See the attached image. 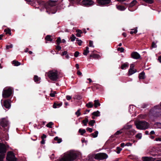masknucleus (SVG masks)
I'll list each match as a JSON object with an SVG mask.
<instances>
[{"label": "nucleus", "instance_id": "393cba45", "mask_svg": "<svg viewBox=\"0 0 161 161\" xmlns=\"http://www.w3.org/2000/svg\"><path fill=\"white\" fill-rule=\"evenodd\" d=\"M12 64L15 66H18L20 64V63L19 62L15 60L13 61Z\"/></svg>", "mask_w": 161, "mask_h": 161}, {"label": "nucleus", "instance_id": "bf43d9fd", "mask_svg": "<svg viewBox=\"0 0 161 161\" xmlns=\"http://www.w3.org/2000/svg\"><path fill=\"white\" fill-rule=\"evenodd\" d=\"M125 146H132V144L130 142H128V143H127L125 144Z\"/></svg>", "mask_w": 161, "mask_h": 161}, {"label": "nucleus", "instance_id": "f257e3e1", "mask_svg": "<svg viewBox=\"0 0 161 161\" xmlns=\"http://www.w3.org/2000/svg\"><path fill=\"white\" fill-rule=\"evenodd\" d=\"M81 156V154L80 153L70 151L65 153L59 161H71Z\"/></svg>", "mask_w": 161, "mask_h": 161}, {"label": "nucleus", "instance_id": "c03bdc74", "mask_svg": "<svg viewBox=\"0 0 161 161\" xmlns=\"http://www.w3.org/2000/svg\"><path fill=\"white\" fill-rule=\"evenodd\" d=\"M155 150V149L154 148H153V149H152L149 153H150V154L152 155L153 156H155L156 155V154H153V153H153V152H154V151Z\"/></svg>", "mask_w": 161, "mask_h": 161}, {"label": "nucleus", "instance_id": "ddd939ff", "mask_svg": "<svg viewBox=\"0 0 161 161\" xmlns=\"http://www.w3.org/2000/svg\"><path fill=\"white\" fill-rule=\"evenodd\" d=\"M143 161H154L155 159L151 157H142Z\"/></svg>", "mask_w": 161, "mask_h": 161}, {"label": "nucleus", "instance_id": "37998d69", "mask_svg": "<svg viewBox=\"0 0 161 161\" xmlns=\"http://www.w3.org/2000/svg\"><path fill=\"white\" fill-rule=\"evenodd\" d=\"M89 46L90 47H94L93 45V42L92 41L90 40L89 42Z\"/></svg>", "mask_w": 161, "mask_h": 161}, {"label": "nucleus", "instance_id": "338daca9", "mask_svg": "<svg viewBox=\"0 0 161 161\" xmlns=\"http://www.w3.org/2000/svg\"><path fill=\"white\" fill-rule=\"evenodd\" d=\"M117 150L119 151V152H120V151H121L122 150V148H120L119 147H117Z\"/></svg>", "mask_w": 161, "mask_h": 161}, {"label": "nucleus", "instance_id": "09e8293b", "mask_svg": "<svg viewBox=\"0 0 161 161\" xmlns=\"http://www.w3.org/2000/svg\"><path fill=\"white\" fill-rule=\"evenodd\" d=\"M61 38L60 37H58L56 40L57 44L59 45L61 42Z\"/></svg>", "mask_w": 161, "mask_h": 161}, {"label": "nucleus", "instance_id": "4d7b16f0", "mask_svg": "<svg viewBox=\"0 0 161 161\" xmlns=\"http://www.w3.org/2000/svg\"><path fill=\"white\" fill-rule=\"evenodd\" d=\"M66 99L68 100H69L71 99V97L69 95L66 96Z\"/></svg>", "mask_w": 161, "mask_h": 161}, {"label": "nucleus", "instance_id": "a18cd8bd", "mask_svg": "<svg viewBox=\"0 0 161 161\" xmlns=\"http://www.w3.org/2000/svg\"><path fill=\"white\" fill-rule=\"evenodd\" d=\"M117 50L119 51L121 53H122L124 51V49L122 47H118L117 48Z\"/></svg>", "mask_w": 161, "mask_h": 161}, {"label": "nucleus", "instance_id": "603ef678", "mask_svg": "<svg viewBox=\"0 0 161 161\" xmlns=\"http://www.w3.org/2000/svg\"><path fill=\"white\" fill-rule=\"evenodd\" d=\"M132 127L131 125H125V126L124 128L125 129H129L131 128Z\"/></svg>", "mask_w": 161, "mask_h": 161}, {"label": "nucleus", "instance_id": "e2e57ef3", "mask_svg": "<svg viewBox=\"0 0 161 161\" xmlns=\"http://www.w3.org/2000/svg\"><path fill=\"white\" fill-rule=\"evenodd\" d=\"M155 140L157 141H159L161 142V138H158L155 139Z\"/></svg>", "mask_w": 161, "mask_h": 161}, {"label": "nucleus", "instance_id": "0eeeda50", "mask_svg": "<svg viewBox=\"0 0 161 161\" xmlns=\"http://www.w3.org/2000/svg\"><path fill=\"white\" fill-rule=\"evenodd\" d=\"M159 108V106H155L154 108L151 110L150 112V114H153L154 116L156 117L159 116L160 114L159 113H157V110Z\"/></svg>", "mask_w": 161, "mask_h": 161}, {"label": "nucleus", "instance_id": "79ce46f5", "mask_svg": "<svg viewBox=\"0 0 161 161\" xmlns=\"http://www.w3.org/2000/svg\"><path fill=\"white\" fill-rule=\"evenodd\" d=\"M53 124L52 122H50L47 124L46 126L49 128H51L52 127V125Z\"/></svg>", "mask_w": 161, "mask_h": 161}, {"label": "nucleus", "instance_id": "49530a36", "mask_svg": "<svg viewBox=\"0 0 161 161\" xmlns=\"http://www.w3.org/2000/svg\"><path fill=\"white\" fill-rule=\"evenodd\" d=\"M80 109H79L77 110V111L75 113V114L77 115V117L79 116L80 115Z\"/></svg>", "mask_w": 161, "mask_h": 161}, {"label": "nucleus", "instance_id": "c9c22d12", "mask_svg": "<svg viewBox=\"0 0 161 161\" xmlns=\"http://www.w3.org/2000/svg\"><path fill=\"white\" fill-rule=\"evenodd\" d=\"M95 123V121L93 120H92L89 121V124L91 126L93 125Z\"/></svg>", "mask_w": 161, "mask_h": 161}, {"label": "nucleus", "instance_id": "7c9ffc66", "mask_svg": "<svg viewBox=\"0 0 161 161\" xmlns=\"http://www.w3.org/2000/svg\"><path fill=\"white\" fill-rule=\"evenodd\" d=\"M4 31L6 33V34H9L10 35H11V30L9 28L5 29Z\"/></svg>", "mask_w": 161, "mask_h": 161}, {"label": "nucleus", "instance_id": "864d4df0", "mask_svg": "<svg viewBox=\"0 0 161 161\" xmlns=\"http://www.w3.org/2000/svg\"><path fill=\"white\" fill-rule=\"evenodd\" d=\"M79 54V52L77 51L75 52L74 53L75 57H77L78 56Z\"/></svg>", "mask_w": 161, "mask_h": 161}, {"label": "nucleus", "instance_id": "9b49d317", "mask_svg": "<svg viewBox=\"0 0 161 161\" xmlns=\"http://www.w3.org/2000/svg\"><path fill=\"white\" fill-rule=\"evenodd\" d=\"M131 56L132 58L135 59H139L141 57L140 54L137 52H132L131 53Z\"/></svg>", "mask_w": 161, "mask_h": 161}, {"label": "nucleus", "instance_id": "cd10ccee", "mask_svg": "<svg viewBox=\"0 0 161 161\" xmlns=\"http://www.w3.org/2000/svg\"><path fill=\"white\" fill-rule=\"evenodd\" d=\"M86 106L88 108H92L93 107V104L92 102H89L86 104Z\"/></svg>", "mask_w": 161, "mask_h": 161}, {"label": "nucleus", "instance_id": "0e129e2a", "mask_svg": "<svg viewBox=\"0 0 161 161\" xmlns=\"http://www.w3.org/2000/svg\"><path fill=\"white\" fill-rule=\"evenodd\" d=\"M77 74L78 75H82V73H81V72H80L79 70H78L77 71Z\"/></svg>", "mask_w": 161, "mask_h": 161}, {"label": "nucleus", "instance_id": "4468645a", "mask_svg": "<svg viewBox=\"0 0 161 161\" xmlns=\"http://www.w3.org/2000/svg\"><path fill=\"white\" fill-rule=\"evenodd\" d=\"M6 151V150L3 149H2L0 151V161H2V159L4 158Z\"/></svg>", "mask_w": 161, "mask_h": 161}, {"label": "nucleus", "instance_id": "e433bc0d", "mask_svg": "<svg viewBox=\"0 0 161 161\" xmlns=\"http://www.w3.org/2000/svg\"><path fill=\"white\" fill-rule=\"evenodd\" d=\"M56 94V92L55 91H51V92L50 94V96L52 97H53L55 96V94Z\"/></svg>", "mask_w": 161, "mask_h": 161}, {"label": "nucleus", "instance_id": "58836bf2", "mask_svg": "<svg viewBox=\"0 0 161 161\" xmlns=\"http://www.w3.org/2000/svg\"><path fill=\"white\" fill-rule=\"evenodd\" d=\"M76 38L75 36L73 34H72L71 35V36L70 37V39H71V41L72 42H73L74 41H75Z\"/></svg>", "mask_w": 161, "mask_h": 161}, {"label": "nucleus", "instance_id": "69168bd1", "mask_svg": "<svg viewBox=\"0 0 161 161\" xmlns=\"http://www.w3.org/2000/svg\"><path fill=\"white\" fill-rule=\"evenodd\" d=\"M46 137V136L45 135V134H43L42 135V139H44V138H45Z\"/></svg>", "mask_w": 161, "mask_h": 161}, {"label": "nucleus", "instance_id": "a878e982", "mask_svg": "<svg viewBox=\"0 0 161 161\" xmlns=\"http://www.w3.org/2000/svg\"><path fill=\"white\" fill-rule=\"evenodd\" d=\"M137 3V1L136 0H133L131 2L130 4V7H132L136 5Z\"/></svg>", "mask_w": 161, "mask_h": 161}, {"label": "nucleus", "instance_id": "bb28decb", "mask_svg": "<svg viewBox=\"0 0 161 161\" xmlns=\"http://www.w3.org/2000/svg\"><path fill=\"white\" fill-rule=\"evenodd\" d=\"M62 104V103H59L58 104L54 103L53 105V108H56L57 107H59L61 106Z\"/></svg>", "mask_w": 161, "mask_h": 161}, {"label": "nucleus", "instance_id": "4c0bfd02", "mask_svg": "<svg viewBox=\"0 0 161 161\" xmlns=\"http://www.w3.org/2000/svg\"><path fill=\"white\" fill-rule=\"evenodd\" d=\"M35 82H38L40 80V79L37 75H35L34 78Z\"/></svg>", "mask_w": 161, "mask_h": 161}, {"label": "nucleus", "instance_id": "a211bd4d", "mask_svg": "<svg viewBox=\"0 0 161 161\" xmlns=\"http://www.w3.org/2000/svg\"><path fill=\"white\" fill-rule=\"evenodd\" d=\"M116 7L118 10L120 11H124L126 8L125 7L121 5L118 6L116 5Z\"/></svg>", "mask_w": 161, "mask_h": 161}, {"label": "nucleus", "instance_id": "8fccbe9b", "mask_svg": "<svg viewBox=\"0 0 161 161\" xmlns=\"http://www.w3.org/2000/svg\"><path fill=\"white\" fill-rule=\"evenodd\" d=\"M86 130L87 131H88L90 133L92 132V128L89 127L87 128Z\"/></svg>", "mask_w": 161, "mask_h": 161}, {"label": "nucleus", "instance_id": "5fc2aeb1", "mask_svg": "<svg viewBox=\"0 0 161 161\" xmlns=\"http://www.w3.org/2000/svg\"><path fill=\"white\" fill-rule=\"evenodd\" d=\"M152 47L153 48H155L157 47V45L154 42H153L152 44Z\"/></svg>", "mask_w": 161, "mask_h": 161}, {"label": "nucleus", "instance_id": "f704fd0d", "mask_svg": "<svg viewBox=\"0 0 161 161\" xmlns=\"http://www.w3.org/2000/svg\"><path fill=\"white\" fill-rule=\"evenodd\" d=\"M54 140L57 141L58 143H60L62 142V139L57 136L55 137L54 138Z\"/></svg>", "mask_w": 161, "mask_h": 161}, {"label": "nucleus", "instance_id": "9d476101", "mask_svg": "<svg viewBox=\"0 0 161 161\" xmlns=\"http://www.w3.org/2000/svg\"><path fill=\"white\" fill-rule=\"evenodd\" d=\"M8 124V121L5 118H3L0 120V125L3 127H6Z\"/></svg>", "mask_w": 161, "mask_h": 161}, {"label": "nucleus", "instance_id": "20e7f679", "mask_svg": "<svg viewBox=\"0 0 161 161\" xmlns=\"http://www.w3.org/2000/svg\"><path fill=\"white\" fill-rule=\"evenodd\" d=\"M108 157V155L104 153H99L93 156V158L97 160H103L107 159Z\"/></svg>", "mask_w": 161, "mask_h": 161}, {"label": "nucleus", "instance_id": "680f3d73", "mask_svg": "<svg viewBox=\"0 0 161 161\" xmlns=\"http://www.w3.org/2000/svg\"><path fill=\"white\" fill-rule=\"evenodd\" d=\"M67 54V51H64V52H63L62 53V56H63L64 55H66Z\"/></svg>", "mask_w": 161, "mask_h": 161}, {"label": "nucleus", "instance_id": "72a5a7b5", "mask_svg": "<svg viewBox=\"0 0 161 161\" xmlns=\"http://www.w3.org/2000/svg\"><path fill=\"white\" fill-rule=\"evenodd\" d=\"M100 112L98 111H97L96 112H93L92 114L93 115L96 116H100Z\"/></svg>", "mask_w": 161, "mask_h": 161}, {"label": "nucleus", "instance_id": "5701e85b", "mask_svg": "<svg viewBox=\"0 0 161 161\" xmlns=\"http://www.w3.org/2000/svg\"><path fill=\"white\" fill-rule=\"evenodd\" d=\"M94 102V106L95 108H97L98 106H99L100 105L98 100H95Z\"/></svg>", "mask_w": 161, "mask_h": 161}, {"label": "nucleus", "instance_id": "6ab92c4d", "mask_svg": "<svg viewBox=\"0 0 161 161\" xmlns=\"http://www.w3.org/2000/svg\"><path fill=\"white\" fill-rule=\"evenodd\" d=\"M136 69H129L128 72V75H130L136 72Z\"/></svg>", "mask_w": 161, "mask_h": 161}, {"label": "nucleus", "instance_id": "423d86ee", "mask_svg": "<svg viewBox=\"0 0 161 161\" xmlns=\"http://www.w3.org/2000/svg\"><path fill=\"white\" fill-rule=\"evenodd\" d=\"M7 159L10 161H16V158L15 157L14 153L11 152L8 153Z\"/></svg>", "mask_w": 161, "mask_h": 161}, {"label": "nucleus", "instance_id": "6e6d98bb", "mask_svg": "<svg viewBox=\"0 0 161 161\" xmlns=\"http://www.w3.org/2000/svg\"><path fill=\"white\" fill-rule=\"evenodd\" d=\"M56 49L57 50L59 51L61 49V47L60 46H59L58 45H57V46L56 47Z\"/></svg>", "mask_w": 161, "mask_h": 161}, {"label": "nucleus", "instance_id": "f03ea898", "mask_svg": "<svg viewBox=\"0 0 161 161\" xmlns=\"http://www.w3.org/2000/svg\"><path fill=\"white\" fill-rule=\"evenodd\" d=\"M136 127L140 130H145L149 126V124L145 121H139L135 123Z\"/></svg>", "mask_w": 161, "mask_h": 161}, {"label": "nucleus", "instance_id": "de8ad7c7", "mask_svg": "<svg viewBox=\"0 0 161 161\" xmlns=\"http://www.w3.org/2000/svg\"><path fill=\"white\" fill-rule=\"evenodd\" d=\"M77 44L79 45L80 46L81 45L82 41L80 40H78V38L76 39Z\"/></svg>", "mask_w": 161, "mask_h": 161}, {"label": "nucleus", "instance_id": "774afa93", "mask_svg": "<svg viewBox=\"0 0 161 161\" xmlns=\"http://www.w3.org/2000/svg\"><path fill=\"white\" fill-rule=\"evenodd\" d=\"M158 60L159 61V62L161 63V56L158 57Z\"/></svg>", "mask_w": 161, "mask_h": 161}, {"label": "nucleus", "instance_id": "13d9d810", "mask_svg": "<svg viewBox=\"0 0 161 161\" xmlns=\"http://www.w3.org/2000/svg\"><path fill=\"white\" fill-rule=\"evenodd\" d=\"M13 47L12 45H8L6 46V48L7 49H9L10 48H12Z\"/></svg>", "mask_w": 161, "mask_h": 161}, {"label": "nucleus", "instance_id": "052dcab7", "mask_svg": "<svg viewBox=\"0 0 161 161\" xmlns=\"http://www.w3.org/2000/svg\"><path fill=\"white\" fill-rule=\"evenodd\" d=\"M134 65L133 64H130V69H134Z\"/></svg>", "mask_w": 161, "mask_h": 161}, {"label": "nucleus", "instance_id": "a19ab883", "mask_svg": "<svg viewBox=\"0 0 161 161\" xmlns=\"http://www.w3.org/2000/svg\"><path fill=\"white\" fill-rule=\"evenodd\" d=\"M142 135L141 133L137 134L136 136V137L138 138L139 139H140L142 138Z\"/></svg>", "mask_w": 161, "mask_h": 161}, {"label": "nucleus", "instance_id": "1a4fd4ad", "mask_svg": "<svg viewBox=\"0 0 161 161\" xmlns=\"http://www.w3.org/2000/svg\"><path fill=\"white\" fill-rule=\"evenodd\" d=\"M111 0H97V3L100 5L104 6L109 4Z\"/></svg>", "mask_w": 161, "mask_h": 161}, {"label": "nucleus", "instance_id": "aec40b11", "mask_svg": "<svg viewBox=\"0 0 161 161\" xmlns=\"http://www.w3.org/2000/svg\"><path fill=\"white\" fill-rule=\"evenodd\" d=\"M89 52V47H86V49L84 50V52L83 53V54L84 55H87V54Z\"/></svg>", "mask_w": 161, "mask_h": 161}, {"label": "nucleus", "instance_id": "f8f14e48", "mask_svg": "<svg viewBox=\"0 0 161 161\" xmlns=\"http://www.w3.org/2000/svg\"><path fill=\"white\" fill-rule=\"evenodd\" d=\"M4 106L6 108H9L11 106L10 103V100H6L4 102Z\"/></svg>", "mask_w": 161, "mask_h": 161}, {"label": "nucleus", "instance_id": "c756f323", "mask_svg": "<svg viewBox=\"0 0 161 161\" xmlns=\"http://www.w3.org/2000/svg\"><path fill=\"white\" fill-rule=\"evenodd\" d=\"M98 132L97 131H95L94 133H92L91 135L94 138H95L97 137Z\"/></svg>", "mask_w": 161, "mask_h": 161}, {"label": "nucleus", "instance_id": "2eb2a0df", "mask_svg": "<svg viewBox=\"0 0 161 161\" xmlns=\"http://www.w3.org/2000/svg\"><path fill=\"white\" fill-rule=\"evenodd\" d=\"M48 4L50 6H53L57 4V2L56 1L50 0L48 2Z\"/></svg>", "mask_w": 161, "mask_h": 161}, {"label": "nucleus", "instance_id": "ea45409f", "mask_svg": "<svg viewBox=\"0 0 161 161\" xmlns=\"http://www.w3.org/2000/svg\"><path fill=\"white\" fill-rule=\"evenodd\" d=\"M137 30L136 29L132 30V31H130V34H133V33L136 34L137 32Z\"/></svg>", "mask_w": 161, "mask_h": 161}, {"label": "nucleus", "instance_id": "3c124183", "mask_svg": "<svg viewBox=\"0 0 161 161\" xmlns=\"http://www.w3.org/2000/svg\"><path fill=\"white\" fill-rule=\"evenodd\" d=\"M122 132L120 130H118L115 133L114 135H119Z\"/></svg>", "mask_w": 161, "mask_h": 161}, {"label": "nucleus", "instance_id": "39448f33", "mask_svg": "<svg viewBox=\"0 0 161 161\" xmlns=\"http://www.w3.org/2000/svg\"><path fill=\"white\" fill-rule=\"evenodd\" d=\"M12 93V89L10 88H6L3 92L2 96L4 98H7L10 96Z\"/></svg>", "mask_w": 161, "mask_h": 161}, {"label": "nucleus", "instance_id": "f3484780", "mask_svg": "<svg viewBox=\"0 0 161 161\" xmlns=\"http://www.w3.org/2000/svg\"><path fill=\"white\" fill-rule=\"evenodd\" d=\"M8 147V146H6L4 144L0 142V151L2 149L6 150L7 148Z\"/></svg>", "mask_w": 161, "mask_h": 161}, {"label": "nucleus", "instance_id": "7ed1b4c3", "mask_svg": "<svg viewBox=\"0 0 161 161\" xmlns=\"http://www.w3.org/2000/svg\"><path fill=\"white\" fill-rule=\"evenodd\" d=\"M46 74L50 79L52 80H56L58 79V72L56 70H50Z\"/></svg>", "mask_w": 161, "mask_h": 161}, {"label": "nucleus", "instance_id": "6e6552de", "mask_svg": "<svg viewBox=\"0 0 161 161\" xmlns=\"http://www.w3.org/2000/svg\"><path fill=\"white\" fill-rule=\"evenodd\" d=\"M81 3L85 6L89 7L93 5L94 2L92 0H83Z\"/></svg>", "mask_w": 161, "mask_h": 161}, {"label": "nucleus", "instance_id": "c85d7f7f", "mask_svg": "<svg viewBox=\"0 0 161 161\" xmlns=\"http://www.w3.org/2000/svg\"><path fill=\"white\" fill-rule=\"evenodd\" d=\"M86 131L85 129H79L78 132L81 135H83V134L86 132Z\"/></svg>", "mask_w": 161, "mask_h": 161}, {"label": "nucleus", "instance_id": "412c9836", "mask_svg": "<svg viewBox=\"0 0 161 161\" xmlns=\"http://www.w3.org/2000/svg\"><path fill=\"white\" fill-rule=\"evenodd\" d=\"M90 57H92L95 59H98L100 57L99 55L95 54L90 55Z\"/></svg>", "mask_w": 161, "mask_h": 161}, {"label": "nucleus", "instance_id": "dca6fc26", "mask_svg": "<svg viewBox=\"0 0 161 161\" xmlns=\"http://www.w3.org/2000/svg\"><path fill=\"white\" fill-rule=\"evenodd\" d=\"M129 67V64L125 63L122 64L121 66V69H125Z\"/></svg>", "mask_w": 161, "mask_h": 161}, {"label": "nucleus", "instance_id": "473e14b6", "mask_svg": "<svg viewBox=\"0 0 161 161\" xmlns=\"http://www.w3.org/2000/svg\"><path fill=\"white\" fill-rule=\"evenodd\" d=\"M88 122V119L86 118L84 120H83L82 121V123L83 124L84 126H86L87 125V123Z\"/></svg>", "mask_w": 161, "mask_h": 161}, {"label": "nucleus", "instance_id": "b1692460", "mask_svg": "<svg viewBox=\"0 0 161 161\" xmlns=\"http://www.w3.org/2000/svg\"><path fill=\"white\" fill-rule=\"evenodd\" d=\"M77 32L76 34V36L77 37H80L81 34L82 33V31L80 30H77L76 31Z\"/></svg>", "mask_w": 161, "mask_h": 161}, {"label": "nucleus", "instance_id": "4be33fe9", "mask_svg": "<svg viewBox=\"0 0 161 161\" xmlns=\"http://www.w3.org/2000/svg\"><path fill=\"white\" fill-rule=\"evenodd\" d=\"M139 77L140 79H143L145 78V74L144 72L140 73L139 75Z\"/></svg>", "mask_w": 161, "mask_h": 161}, {"label": "nucleus", "instance_id": "2f4dec72", "mask_svg": "<svg viewBox=\"0 0 161 161\" xmlns=\"http://www.w3.org/2000/svg\"><path fill=\"white\" fill-rule=\"evenodd\" d=\"M45 39L46 41L51 42L52 41V39L51 38V36L47 35L45 38Z\"/></svg>", "mask_w": 161, "mask_h": 161}]
</instances>
